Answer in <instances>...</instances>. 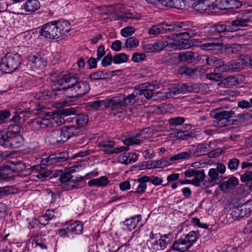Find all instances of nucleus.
Instances as JSON below:
<instances>
[{
  "label": "nucleus",
  "instance_id": "obj_42",
  "mask_svg": "<svg viewBox=\"0 0 252 252\" xmlns=\"http://www.w3.org/2000/svg\"><path fill=\"white\" fill-rule=\"evenodd\" d=\"M47 236L42 235L40 233L37 234L34 238V241L36 246L40 247L41 249H46V242Z\"/></svg>",
  "mask_w": 252,
  "mask_h": 252
},
{
  "label": "nucleus",
  "instance_id": "obj_4",
  "mask_svg": "<svg viewBox=\"0 0 252 252\" xmlns=\"http://www.w3.org/2000/svg\"><path fill=\"white\" fill-rule=\"evenodd\" d=\"M183 26H184V24ZM185 32L179 33H174L169 35L167 38L169 40L172 41L168 42L167 47L172 48L173 50H181L188 49L190 47L191 44L189 39L197 34V32L190 28H186L183 27L180 28Z\"/></svg>",
  "mask_w": 252,
  "mask_h": 252
},
{
  "label": "nucleus",
  "instance_id": "obj_2",
  "mask_svg": "<svg viewBox=\"0 0 252 252\" xmlns=\"http://www.w3.org/2000/svg\"><path fill=\"white\" fill-rule=\"evenodd\" d=\"M133 96L134 94L127 96L119 94L110 99L90 102L89 106L94 109L97 110L103 105L106 108H111L113 110V115L119 118L123 119L132 114V112L125 107V104L132 101L134 98Z\"/></svg>",
  "mask_w": 252,
  "mask_h": 252
},
{
  "label": "nucleus",
  "instance_id": "obj_46",
  "mask_svg": "<svg viewBox=\"0 0 252 252\" xmlns=\"http://www.w3.org/2000/svg\"><path fill=\"white\" fill-rule=\"evenodd\" d=\"M113 63L115 64H120L127 62L128 56L125 53H119L113 57Z\"/></svg>",
  "mask_w": 252,
  "mask_h": 252
},
{
  "label": "nucleus",
  "instance_id": "obj_12",
  "mask_svg": "<svg viewBox=\"0 0 252 252\" xmlns=\"http://www.w3.org/2000/svg\"><path fill=\"white\" fill-rule=\"evenodd\" d=\"M135 88L136 90L132 94L128 95H130L131 94H134L133 99L130 102L125 104V107L126 108H127V109L130 110L131 112L132 111L130 110V108L127 107V106L129 104L133 103L136 97H137L138 95H143L148 99H151L153 96V92L154 90V86L151 85V84H149L148 83L143 84L139 86L138 87L136 86Z\"/></svg>",
  "mask_w": 252,
  "mask_h": 252
},
{
  "label": "nucleus",
  "instance_id": "obj_39",
  "mask_svg": "<svg viewBox=\"0 0 252 252\" xmlns=\"http://www.w3.org/2000/svg\"><path fill=\"white\" fill-rule=\"evenodd\" d=\"M203 46L207 50L219 49L220 46V38H213L209 42L203 44Z\"/></svg>",
  "mask_w": 252,
  "mask_h": 252
},
{
  "label": "nucleus",
  "instance_id": "obj_6",
  "mask_svg": "<svg viewBox=\"0 0 252 252\" xmlns=\"http://www.w3.org/2000/svg\"><path fill=\"white\" fill-rule=\"evenodd\" d=\"M21 62L22 58L19 54L15 51L8 52L1 58L0 69L5 73H11L18 68Z\"/></svg>",
  "mask_w": 252,
  "mask_h": 252
},
{
  "label": "nucleus",
  "instance_id": "obj_19",
  "mask_svg": "<svg viewBox=\"0 0 252 252\" xmlns=\"http://www.w3.org/2000/svg\"><path fill=\"white\" fill-rule=\"evenodd\" d=\"M166 163L165 158H163L159 160H150L144 162L140 166V169L144 170L164 168L167 166Z\"/></svg>",
  "mask_w": 252,
  "mask_h": 252
},
{
  "label": "nucleus",
  "instance_id": "obj_60",
  "mask_svg": "<svg viewBox=\"0 0 252 252\" xmlns=\"http://www.w3.org/2000/svg\"><path fill=\"white\" fill-rule=\"evenodd\" d=\"M112 61L113 62V58L111 54H107L101 61V65L103 67H106L110 65Z\"/></svg>",
  "mask_w": 252,
  "mask_h": 252
},
{
  "label": "nucleus",
  "instance_id": "obj_52",
  "mask_svg": "<svg viewBox=\"0 0 252 252\" xmlns=\"http://www.w3.org/2000/svg\"><path fill=\"white\" fill-rule=\"evenodd\" d=\"M177 57L172 54H168L162 59V63L166 65H171L176 63Z\"/></svg>",
  "mask_w": 252,
  "mask_h": 252
},
{
  "label": "nucleus",
  "instance_id": "obj_56",
  "mask_svg": "<svg viewBox=\"0 0 252 252\" xmlns=\"http://www.w3.org/2000/svg\"><path fill=\"white\" fill-rule=\"evenodd\" d=\"M197 71L196 69H192L187 66L180 67L178 70V72L180 74H186L188 75H192Z\"/></svg>",
  "mask_w": 252,
  "mask_h": 252
},
{
  "label": "nucleus",
  "instance_id": "obj_55",
  "mask_svg": "<svg viewBox=\"0 0 252 252\" xmlns=\"http://www.w3.org/2000/svg\"><path fill=\"white\" fill-rule=\"evenodd\" d=\"M135 32V29L132 27L127 26L121 30V35L125 37L131 36Z\"/></svg>",
  "mask_w": 252,
  "mask_h": 252
},
{
  "label": "nucleus",
  "instance_id": "obj_57",
  "mask_svg": "<svg viewBox=\"0 0 252 252\" xmlns=\"http://www.w3.org/2000/svg\"><path fill=\"white\" fill-rule=\"evenodd\" d=\"M219 70L218 68H216L215 72L208 73L206 75V78L217 82L220 81V75L219 73L217 72Z\"/></svg>",
  "mask_w": 252,
  "mask_h": 252
},
{
  "label": "nucleus",
  "instance_id": "obj_10",
  "mask_svg": "<svg viewBox=\"0 0 252 252\" xmlns=\"http://www.w3.org/2000/svg\"><path fill=\"white\" fill-rule=\"evenodd\" d=\"M252 23V8L246 10L244 12L239 14L235 20L231 22L232 28L226 29V25L221 24V32L234 30L235 28L247 26Z\"/></svg>",
  "mask_w": 252,
  "mask_h": 252
},
{
  "label": "nucleus",
  "instance_id": "obj_62",
  "mask_svg": "<svg viewBox=\"0 0 252 252\" xmlns=\"http://www.w3.org/2000/svg\"><path fill=\"white\" fill-rule=\"evenodd\" d=\"M239 160L237 158H232L228 163V167L231 170H236L239 164Z\"/></svg>",
  "mask_w": 252,
  "mask_h": 252
},
{
  "label": "nucleus",
  "instance_id": "obj_36",
  "mask_svg": "<svg viewBox=\"0 0 252 252\" xmlns=\"http://www.w3.org/2000/svg\"><path fill=\"white\" fill-rule=\"evenodd\" d=\"M180 92L181 94H185L188 92H196L198 89V85L192 82L185 84H179Z\"/></svg>",
  "mask_w": 252,
  "mask_h": 252
},
{
  "label": "nucleus",
  "instance_id": "obj_45",
  "mask_svg": "<svg viewBox=\"0 0 252 252\" xmlns=\"http://www.w3.org/2000/svg\"><path fill=\"white\" fill-rule=\"evenodd\" d=\"M236 78L234 76H228L221 80V87H231L236 84Z\"/></svg>",
  "mask_w": 252,
  "mask_h": 252
},
{
  "label": "nucleus",
  "instance_id": "obj_26",
  "mask_svg": "<svg viewBox=\"0 0 252 252\" xmlns=\"http://www.w3.org/2000/svg\"><path fill=\"white\" fill-rule=\"evenodd\" d=\"M61 135L64 142L68 140L70 138L72 137L76 134L77 128L73 125L63 126L61 130Z\"/></svg>",
  "mask_w": 252,
  "mask_h": 252
},
{
  "label": "nucleus",
  "instance_id": "obj_27",
  "mask_svg": "<svg viewBox=\"0 0 252 252\" xmlns=\"http://www.w3.org/2000/svg\"><path fill=\"white\" fill-rule=\"evenodd\" d=\"M142 220L141 215L138 214L131 217L122 222L129 231L134 229Z\"/></svg>",
  "mask_w": 252,
  "mask_h": 252
},
{
  "label": "nucleus",
  "instance_id": "obj_38",
  "mask_svg": "<svg viewBox=\"0 0 252 252\" xmlns=\"http://www.w3.org/2000/svg\"><path fill=\"white\" fill-rule=\"evenodd\" d=\"M244 58H241L235 61H231L230 62L231 72L238 71L244 68L245 66V63H244Z\"/></svg>",
  "mask_w": 252,
  "mask_h": 252
},
{
  "label": "nucleus",
  "instance_id": "obj_31",
  "mask_svg": "<svg viewBox=\"0 0 252 252\" xmlns=\"http://www.w3.org/2000/svg\"><path fill=\"white\" fill-rule=\"evenodd\" d=\"M67 230L70 234H80L83 230V224L80 221H75L67 225Z\"/></svg>",
  "mask_w": 252,
  "mask_h": 252
},
{
  "label": "nucleus",
  "instance_id": "obj_61",
  "mask_svg": "<svg viewBox=\"0 0 252 252\" xmlns=\"http://www.w3.org/2000/svg\"><path fill=\"white\" fill-rule=\"evenodd\" d=\"M202 172L201 170H196L193 168H189L186 170L184 172V175L186 177L190 178L195 177L198 173Z\"/></svg>",
  "mask_w": 252,
  "mask_h": 252
},
{
  "label": "nucleus",
  "instance_id": "obj_48",
  "mask_svg": "<svg viewBox=\"0 0 252 252\" xmlns=\"http://www.w3.org/2000/svg\"><path fill=\"white\" fill-rule=\"evenodd\" d=\"M21 127V125L19 124H11L8 126L6 131L10 135L19 134Z\"/></svg>",
  "mask_w": 252,
  "mask_h": 252
},
{
  "label": "nucleus",
  "instance_id": "obj_11",
  "mask_svg": "<svg viewBox=\"0 0 252 252\" xmlns=\"http://www.w3.org/2000/svg\"><path fill=\"white\" fill-rule=\"evenodd\" d=\"M182 23L167 24L162 22L159 24L155 25L149 29L148 33L154 36L159 34H163L172 31H178L180 28H183Z\"/></svg>",
  "mask_w": 252,
  "mask_h": 252
},
{
  "label": "nucleus",
  "instance_id": "obj_28",
  "mask_svg": "<svg viewBox=\"0 0 252 252\" xmlns=\"http://www.w3.org/2000/svg\"><path fill=\"white\" fill-rule=\"evenodd\" d=\"M40 7V3L37 0H27L23 5V8L27 12H34Z\"/></svg>",
  "mask_w": 252,
  "mask_h": 252
},
{
  "label": "nucleus",
  "instance_id": "obj_7",
  "mask_svg": "<svg viewBox=\"0 0 252 252\" xmlns=\"http://www.w3.org/2000/svg\"><path fill=\"white\" fill-rule=\"evenodd\" d=\"M199 236L198 232L191 231L187 235L174 241L172 245V248L176 251L185 252L193 246L197 241Z\"/></svg>",
  "mask_w": 252,
  "mask_h": 252
},
{
  "label": "nucleus",
  "instance_id": "obj_34",
  "mask_svg": "<svg viewBox=\"0 0 252 252\" xmlns=\"http://www.w3.org/2000/svg\"><path fill=\"white\" fill-rule=\"evenodd\" d=\"M108 178L106 176H101L99 178L93 179L88 182L90 187L96 186L98 187H105L108 184Z\"/></svg>",
  "mask_w": 252,
  "mask_h": 252
},
{
  "label": "nucleus",
  "instance_id": "obj_21",
  "mask_svg": "<svg viewBox=\"0 0 252 252\" xmlns=\"http://www.w3.org/2000/svg\"><path fill=\"white\" fill-rule=\"evenodd\" d=\"M168 42L165 41H158L153 43H148L144 45V50L147 53L159 52L167 47Z\"/></svg>",
  "mask_w": 252,
  "mask_h": 252
},
{
  "label": "nucleus",
  "instance_id": "obj_15",
  "mask_svg": "<svg viewBox=\"0 0 252 252\" xmlns=\"http://www.w3.org/2000/svg\"><path fill=\"white\" fill-rule=\"evenodd\" d=\"M68 157L66 152H61L52 154L41 160L42 164L52 165L57 162H63L66 160Z\"/></svg>",
  "mask_w": 252,
  "mask_h": 252
},
{
  "label": "nucleus",
  "instance_id": "obj_32",
  "mask_svg": "<svg viewBox=\"0 0 252 252\" xmlns=\"http://www.w3.org/2000/svg\"><path fill=\"white\" fill-rule=\"evenodd\" d=\"M221 179V190L225 191L227 189H232L239 183L238 179L235 177H231L226 181H222Z\"/></svg>",
  "mask_w": 252,
  "mask_h": 252
},
{
  "label": "nucleus",
  "instance_id": "obj_29",
  "mask_svg": "<svg viewBox=\"0 0 252 252\" xmlns=\"http://www.w3.org/2000/svg\"><path fill=\"white\" fill-rule=\"evenodd\" d=\"M140 15L138 13H125L122 14L115 18V20L120 19L123 22L131 23L135 20L140 19Z\"/></svg>",
  "mask_w": 252,
  "mask_h": 252
},
{
  "label": "nucleus",
  "instance_id": "obj_43",
  "mask_svg": "<svg viewBox=\"0 0 252 252\" xmlns=\"http://www.w3.org/2000/svg\"><path fill=\"white\" fill-rule=\"evenodd\" d=\"M109 76L108 72L105 71H98L92 73L90 75V78L92 81L104 79Z\"/></svg>",
  "mask_w": 252,
  "mask_h": 252
},
{
  "label": "nucleus",
  "instance_id": "obj_14",
  "mask_svg": "<svg viewBox=\"0 0 252 252\" xmlns=\"http://www.w3.org/2000/svg\"><path fill=\"white\" fill-rule=\"evenodd\" d=\"M242 5L237 0H221V16L233 14V9L239 8Z\"/></svg>",
  "mask_w": 252,
  "mask_h": 252
},
{
  "label": "nucleus",
  "instance_id": "obj_49",
  "mask_svg": "<svg viewBox=\"0 0 252 252\" xmlns=\"http://www.w3.org/2000/svg\"><path fill=\"white\" fill-rule=\"evenodd\" d=\"M210 116L216 120L214 122V125L217 126L220 121V110L218 108L210 112Z\"/></svg>",
  "mask_w": 252,
  "mask_h": 252
},
{
  "label": "nucleus",
  "instance_id": "obj_13",
  "mask_svg": "<svg viewBox=\"0 0 252 252\" xmlns=\"http://www.w3.org/2000/svg\"><path fill=\"white\" fill-rule=\"evenodd\" d=\"M172 240V235L170 233L161 235L159 239L153 241L150 245H148V248L152 252L162 251L171 243Z\"/></svg>",
  "mask_w": 252,
  "mask_h": 252
},
{
  "label": "nucleus",
  "instance_id": "obj_18",
  "mask_svg": "<svg viewBox=\"0 0 252 252\" xmlns=\"http://www.w3.org/2000/svg\"><path fill=\"white\" fill-rule=\"evenodd\" d=\"M235 117L234 112L231 110H221V133L224 131L222 127L235 124Z\"/></svg>",
  "mask_w": 252,
  "mask_h": 252
},
{
  "label": "nucleus",
  "instance_id": "obj_37",
  "mask_svg": "<svg viewBox=\"0 0 252 252\" xmlns=\"http://www.w3.org/2000/svg\"><path fill=\"white\" fill-rule=\"evenodd\" d=\"M142 131L137 134L135 136H132L123 140V143L126 146L139 144L142 141L141 138L142 136Z\"/></svg>",
  "mask_w": 252,
  "mask_h": 252
},
{
  "label": "nucleus",
  "instance_id": "obj_58",
  "mask_svg": "<svg viewBox=\"0 0 252 252\" xmlns=\"http://www.w3.org/2000/svg\"><path fill=\"white\" fill-rule=\"evenodd\" d=\"M240 180L242 182L247 184L252 181V172L246 171L241 175Z\"/></svg>",
  "mask_w": 252,
  "mask_h": 252
},
{
  "label": "nucleus",
  "instance_id": "obj_44",
  "mask_svg": "<svg viewBox=\"0 0 252 252\" xmlns=\"http://www.w3.org/2000/svg\"><path fill=\"white\" fill-rule=\"evenodd\" d=\"M194 57V54L191 51L182 52L179 54V59L181 62L190 61Z\"/></svg>",
  "mask_w": 252,
  "mask_h": 252
},
{
  "label": "nucleus",
  "instance_id": "obj_23",
  "mask_svg": "<svg viewBox=\"0 0 252 252\" xmlns=\"http://www.w3.org/2000/svg\"><path fill=\"white\" fill-rule=\"evenodd\" d=\"M46 61L40 57L30 55L28 58L27 65L32 69L42 68L46 65Z\"/></svg>",
  "mask_w": 252,
  "mask_h": 252
},
{
  "label": "nucleus",
  "instance_id": "obj_3",
  "mask_svg": "<svg viewBox=\"0 0 252 252\" xmlns=\"http://www.w3.org/2000/svg\"><path fill=\"white\" fill-rule=\"evenodd\" d=\"M70 23L64 20L52 21L44 24L40 30V35L46 39H58L68 33Z\"/></svg>",
  "mask_w": 252,
  "mask_h": 252
},
{
  "label": "nucleus",
  "instance_id": "obj_35",
  "mask_svg": "<svg viewBox=\"0 0 252 252\" xmlns=\"http://www.w3.org/2000/svg\"><path fill=\"white\" fill-rule=\"evenodd\" d=\"M180 94H181V92L179 84L170 85L168 88V91L164 93L166 98H171Z\"/></svg>",
  "mask_w": 252,
  "mask_h": 252
},
{
  "label": "nucleus",
  "instance_id": "obj_22",
  "mask_svg": "<svg viewBox=\"0 0 252 252\" xmlns=\"http://www.w3.org/2000/svg\"><path fill=\"white\" fill-rule=\"evenodd\" d=\"M190 156V152H181L170 157H165L167 166L172 165L188 159Z\"/></svg>",
  "mask_w": 252,
  "mask_h": 252
},
{
  "label": "nucleus",
  "instance_id": "obj_5",
  "mask_svg": "<svg viewBox=\"0 0 252 252\" xmlns=\"http://www.w3.org/2000/svg\"><path fill=\"white\" fill-rule=\"evenodd\" d=\"M220 142L218 140L211 141L210 143H200L191 145L189 149L190 153H192L196 156L208 154L210 158L219 157L220 155V149L218 147Z\"/></svg>",
  "mask_w": 252,
  "mask_h": 252
},
{
  "label": "nucleus",
  "instance_id": "obj_16",
  "mask_svg": "<svg viewBox=\"0 0 252 252\" xmlns=\"http://www.w3.org/2000/svg\"><path fill=\"white\" fill-rule=\"evenodd\" d=\"M58 87L53 88L52 90H46L39 92L35 95L36 99H48L50 98H56L57 95L63 93L62 87L59 85Z\"/></svg>",
  "mask_w": 252,
  "mask_h": 252
},
{
  "label": "nucleus",
  "instance_id": "obj_33",
  "mask_svg": "<svg viewBox=\"0 0 252 252\" xmlns=\"http://www.w3.org/2000/svg\"><path fill=\"white\" fill-rule=\"evenodd\" d=\"M24 138L20 134L11 135L8 148H18L24 144Z\"/></svg>",
  "mask_w": 252,
  "mask_h": 252
},
{
  "label": "nucleus",
  "instance_id": "obj_63",
  "mask_svg": "<svg viewBox=\"0 0 252 252\" xmlns=\"http://www.w3.org/2000/svg\"><path fill=\"white\" fill-rule=\"evenodd\" d=\"M10 116V113L7 110L0 111V125L5 123L6 120Z\"/></svg>",
  "mask_w": 252,
  "mask_h": 252
},
{
  "label": "nucleus",
  "instance_id": "obj_41",
  "mask_svg": "<svg viewBox=\"0 0 252 252\" xmlns=\"http://www.w3.org/2000/svg\"><path fill=\"white\" fill-rule=\"evenodd\" d=\"M75 121L78 127H84L89 122V117L84 114H79L76 116Z\"/></svg>",
  "mask_w": 252,
  "mask_h": 252
},
{
  "label": "nucleus",
  "instance_id": "obj_24",
  "mask_svg": "<svg viewBox=\"0 0 252 252\" xmlns=\"http://www.w3.org/2000/svg\"><path fill=\"white\" fill-rule=\"evenodd\" d=\"M31 168L33 176L42 180H45L52 174L50 170H47L45 167L40 165L33 166Z\"/></svg>",
  "mask_w": 252,
  "mask_h": 252
},
{
  "label": "nucleus",
  "instance_id": "obj_50",
  "mask_svg": "<svg viewBox=\"0 0 252 252\" xmlns=\"http://www.w3.org/2000/svg\"><path fill=\"white\" fill-rule=\"evenodd\" d=\"M139 45V41L134 37H130L126 40L125 46L127 48H135Z\"/></svg>",
  "mask_w": 252,
  "mask_h": 252
},
{
  "label": "nucleus",
  "instance_id": "obj_17",
  "mask_svg": "<svg viewBox=\"0 0 252 252\" xmlns=\"http://www.w3.org/2000/svg\"><path fill=\"white\" fill-rule=\"evenodd\" d=\"M116 143L113 141H103L100 143V146L104 148V152L106 154H119L129 150L127 146H121L114 148Z\"/></svg>",
  "mask_w": 252,
  "mask_h": 252
},
{
  "label": "nucleus",
  "instance_id": "obj_20",
  "mask_svg": "<svg viewBox=\"0 0 252 252\" xmlns=\"http://www.w3.org/2000/svg\"><path fill=\"white\" fill-rule=\"evenodd\" d=\"M45 140L46 142L51 145L64 143L59 129H55L51 132H47L45 136Z\"/></svg>",
  "mask_w": 252,
  "mask_h": 252
},
{
  "label": "nucleus",
  "instance_id": "obj_53",
  "mask_svg": "<svg viewBox=\"0 0 252 252\" xmlns=\"http://www.w3.org/2000/svg\"><path fill=\"white\" fill-rule=\"evenodd\" d=\"M168 121L170 126H177L183 124L185 121V119L182 117H176L170 118Z\"/></svg>",
  "mask_w": 252,
  "mask_h": 252
},
{
  "label": "nucleus",
  "instance_id": "obj_9",
  "mask_svg": "<svg viewBox=\"0 0 252 252\" xmlns=\"http://www.w3.org/2000/svg\"><path fill=\"white\" fill-rule=\"evenodd\" d=\"M194 0L192 7L200 12L217 14L220 11V0H216L212 5H209L207 0Z\"/></svg>",
  "mask_w": 252,
  "mask_h": 252
},
{
  "label": "nucleus",
  "instance_id": "obj_64",
  "mask_svg": "<svg viewBox=\"0 0 252 252\" xmlns=\"http://www.w3.org/2000/svg\"><path fill=\"white\" fill-rule=\"evenodd\" d=\"M72 178V176L69 173L66 172L65 170L64 172L61 176L59 178L60 182L62 183H65L69 182Z\"/></svg>",
  "mask_w": 252,
  "mask_h": 252
},
{
  "label": "nucleus",
  "instance_id": "obj_47",
  "mask_svg": "<svg viewBox=\"0 0 252 252\" xmlns=\"http://www.w3.org/2000/svg\"><path fill=\"white\" fill-rule=\"evenodd\" d=\"M205 177L204 171L203 170H202V172L198 173L194 177V179L191 180V184L196 187H199L200 186V182L204 180Z\"/></svg>",
  "mask_w": 252,
  "mask_h": 252
},
{
  "label": "nucleus",
  "instance_id": "obj_30",
  "mask_svg": "<svg viewBox=\"0 0 252 252\" xmlns=\"http://www.w3.org/2000/svg\"><path fill=\"white\" fill-rule=\"evenodd\" d=\"M14 172L9 167L4 166L0 169V179L9 181L14 179Z\"/></svg>",
  "mask_w": 252,
  "mask_h": 252
},
{
  "label": "nucleus",
  "instance_id": "obj_59",
  "mask_svg": "<svg viewBox=\"0 0 252 252\" xmlns=\"http://www.w3.org/2000/svg\"><path fill=\"white\" fill-rule=\"evenodd\" d=\"M191 223L195 226H197L200 228L207 229L208 225L206 223H201L199 219L197 218H192L190 220Z\"/></svg>",
  "mask_w": 252,
  "mask_h": 252
},
{
  "label": "nucleus",
  "instance_id": "obj_25",
  "mask_svg": "<svg viewBox=\"0 0 252 252\" xmlns=\"http://www.w3.org/2000/svg\"><path fill=\"white\" fill-rule=\"evenodd\" d=\"M220 173V164H218L216 168H211L208 173L210 184L211 186L215 184L218 185L219 189H220V180L219 174Z\"/></svg>",
  "mask_w": 252,
  "mask_h": 252
},
{
  "label": "nucleus",
  "instance_id": "obj_1",
  "mask_svg": "<svg viewBox=\"0 0 252 252\" xmlns=\"http://www.w3.org/2000/svg\"><path fill=\"white\" fill-rule=\"evenodd\" d=\"M51 80L62 86L64 83L66 86L63 88V94L67 97L74 98L82 96L88 93L90 90L89 82L81 80L68 73L51 75Z\"/></svg>",
  "mask_w": 252,
  "mask_h": 252
},
{
  "label": "nucleus",
  "instance_id": "obj_51",
  "mask_svg": "<svg viewBox=\"0 0 252 252\" xmlns=\"http://www.w3.org/2000/svg\"><path fill=\"white\" fill-rule=\"evenodd\" d=\"M169 4L176 9H182L185 7V1L184 0H169Z\"/></svg>",
  "mask_w": 252,
  "mask_h": 252
},
{
  "label": "nucleus",
  "instance_id": "obj_54",
  "mask_svg": "<svg viewBox=\"0 0 252 252\" xmlns=\"http://www.w3.org/2000/svg\"><path fill=\"white\" fill-rule=\"evenodd\" d=\"M40 129L51 127L53 125L52 119L48 118L39 119Z\"/></svg>",
  "mask_w": 252,
  "mask_h": 252
},
{
  "label": "nucleus",
  "instance_id": "obj_40",
  "mask_svg": "<svg viewBox=\"0 0 252 252\" xmlns=\"http://www.w3.org/2000/svg\"><path fill=\"white\" fill-rule=\"evenodd\" d=\"M11 135L6 131H0V145L5 148H9Z\"/></svg>",
  "mask_w": 252,
  "mask_h": 252
},
{
  "label": "nucleus",
  "instance_id": "obj_8",
  "mask_svg": "<svg viewBox=\"0 0 252 252\" xmlns=\"http://www.w3.org/2000/svg\"><path fill=\"white\" fill-rule=\"evenodd\" d=\"M231 203L234 205L231 213L235 219L242 218L249 215L252 211V201L245 203L242 199H233Z\"/></svg>",
  "mask_w": 252,
  "mask_h": 252
}]
</instances>
